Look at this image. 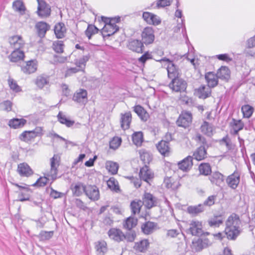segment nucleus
<instances>
[{"instance_id": "obj_19", "label": "nucleus", "mask_w": 255, "mask_h": 255, "mask_svg": "<svg viewBox=\"0 0 255 255\" xmlns=\"http://www.w3.org/2000/svg\"><path fill=\"white\" fill-rule=\"evenodd\" d=\"M119 29V27L117 25H105L101 32L103 38L105 39L107 37H110L114 34Z\"/></svg>"}, {"instance_id": "obj_27", "label": "nucleus", "mask_w": 255, "mask_h": 255, "mask_svg": "<svg viewBox=\"0 0 255 255\" xmlns=\"http://www.w3.org/2000/svg\"><path fill=\"white\" fill-rule=\"evenodd\" d=\"M193 157L188 156L178 163V167L183 171L189 170L193 166Z\"/></svg>"}, {"instance_id": "obj_45", "label": "nucleus", "mask_w": 255, "mask_h": 255, "mask_svg": "<svg viewBox=\"0 0 255 255\" xmlns=\"http://www.w3.org/2000/svg\"><path fill=\"white\" fill-rule=\"evenodd\" d=\"M210 227H218L223 223V219L222 215L214 216L208 221Z\"/></svg>"}, {"instance_id": "obj_18", "label": "nucleus", "mask_w": 255, "mask_h": 255, "mask_svg": "<svg viewBox=\"0 0 255 255\" xmlns=\"http://www.w3.org/2000/svg\"><path fill=\"white\" fill-rule=\"evenodd\" d=\"M205 78L208 84L207 87H210L211 89L212 88L216 87L218 84V79L219 78L217 73L209 72L205 74Z\"/></svg>"}, {"instance_id": "obj_39", "label": "nucleus", "mask_w": 255, "mask_h": 255, "mask_svg": "<svg viewBox=\"0 0 255 255\" xmlns=\"http://www.w3.org/2000/svg\"><path fill=\"white\" fill-rule=\"evenodd\" d=\"M149 243L146 239L142 240L135 243L133 248L140 252H145L149 247Z\"/></svg>"}, {"instance_id": "obj_1", "label": "nucleus", "mask_w": 255, "mask_h": 255, "mask_svg": "<svg viewBox=\"0 0 255 255\" xmlns=\"http://www.w3.org/2000/svg\"><path fill=\"white\" fill-rule=\"evenodd\" d=\"M241 221L239 216L236 214L231 215L226 222L225 233L229 240H234L240 234Z\"/></svg>"}, {"instance_id": "obj_13", "label": "nucleus", "mask_w": 255, "mask_h": 255, "mask_svg": "<svg viewBox=\"0 0 255 255\" xmlns=\"http://www.w3.org/2000/svg\"><path fill=\"white\" fill-rule=\"evenodd\" d=\"M192 114L190 112L182 113L179 117L176 123L178 126L184 128L188 127L192 122Z\"/></svg>"}, {"instance_id": "obj_59", "label": "nucleus", "mask_w": 255, "mask_h": 255, "mask_svg": "<svg viewBox=\"0 0 255 255\" xmlns=\"http://www.w3.org/2000/svg\"><path fill=\"white\" fill-rule=\"evenodd\" d=\"M122 140L120 137H114L110 142V147L113 149H117L121 144Z\"/></svg>"}, {"instance_id": "obj_62", "label": "nucleus", "mask_w": 255, "mask_h": 255, "mask_svg": "<svg viewBox=\"0 0 255 255\" xmlns=\"http://www.w3.org/2000/svg\"><path fill=\"white\" fill-rule=\"evenodd\" d=\"M125 239L128 242H132L134 241L136 237V234L134 231H131L124 234Z\"/></svg>"}, {"instance_id": "obj_25", "label": "nucleus", "mask_w": 255, "mask_h": 255, "mask_svg": "<svg viewBox=\"0 0 255 255\" xmlns=\"http://www.w3.org/2000/svg\"><path fill=\"white\" fill-rule=\"evenodd\" d=\"M157 225L156 223L153 222H146L141 225V231L145 235L151 234L156 230Z\"/></svg>"}, {"instance_id": "obj_7", "label": "nucleus", "mask_w": 255, "mask_h": 255, "mask_svg": "<svg viewBox=\"0 0 255 255\" xmlns=\"http://www.w3.org/2000/svg\"><path fill=\"white\" fill-rule=\"evenodd\" d=\"M202 224L199 221L192 220L189 224V228L187 233L191 234L192 236H199L202 234Z\"/></svg>"}, {"instance_id": "obj_21", "label": "nucleus", "mask_w": 255, "mask_h": 255, "mask_svg": "<svg viewBox=\"0 0 255 255\" xmlns=\"http://www.w3.org/2000/svg\"><path fill=\"white\" fill-rule=\"evenodd\" d=\"M211 89L205 85H202L196 90L197 96L200 99H205L211 95Z\"/></svg>"}, {"instance_id": "obj_57", "label": "nucleus", "mask_w": 255, "mask_h": 255, "mask_svg": "<svg viewBox=\"0 0 255 255\" xmlns=\"http://www.w3.org/2000/svg\"><path fill=\"white\" fill-rule=\"evenodd\" d=\"M230 125L232 126V128H235L239 130L243 129L244 127V124L241 120L233 119Z\"/></svg>"}, {"instance_id": "obj_54", "label": "nucleus", "mask_w": 255, "mask_h": 255, "mask_svg": "<svg viewBox=\"0 0 255 255\" xmlns=\"http://www.w3.org/2000/svg\"><path fill=\"white\" fill-rule=\"evenodd\" d=\"M53 231H41L38 235V238L41 241L49 240L53 237Z\"/></svg>"}, {"instance_id": "obj_26", "label": "nucleus", "mask_w": 255, "mask_h": 255, "mask_svg": "<svg viewBox=\"0 0 255 255\" xmlns=\"http://www.w3.org/2000/svg\"><path fill=\"white\" fill-rule=\"evenodd\" d=\"M131 118L130 112H127L124 114H121V128L124 130L128 129L129 128Z\"/></svg>"}, {"instance_id": "obj_47", "label": "nucleus", "mask_w": 255, "mask_h": 255, "mask_svg": "<svg viewBox=\"0 0 255 255\" xmlns=\"http://www.w3.org/2000/svg\"><path fill=\"white\" fill-rule=\"evenodd\" d=\"M140 159L144 163H149L152 160V156L150 152L145 149L139 150Z\"/></svg>"}, {"instance_id": "obj_34", "label": "nucleus", "mask_w": 255, "mask_h": 255, "mask_svg": "<svg viewBox=\"0 0 255 255\" xmlns=\"http://www.w3.org/2000/svg\"><path fill=\"white\" fill-rule=\"evenodd\" d=\"M58 121L61 124L65 125L67 127L70 128L73 126L75 123L74 121L70 120L67 118L64 113L60 111L57 116Z\"/></svg>"}, {"instance_id": "obj_43", "label": "nucleus", "mask_w": 255, "mask_h": 255, "mask_svg": "<svg viewBox=\"0 0 255 255\" xmlns=\"http://www.w3.org/2000/svg\"><path fill=\"white\" fill-rule=\"evenodd\" d=\"M106 168L111 174L115 175L117 173L119 166L117 162L108 161L106 163Z\"/></svg>"}, {"instance_id": "obj_31", "label": "nucleus", "mask_w": 255, "mask_h": 255, "mask_svg": "<svg viewBox=\"0 0 255 255\" xmlns=\"http://www.w3.org/2000/svg\"><path fill=\"white\" fill-rule=\"evenodd\" d=\"M156 147L159 152L162 155L168 154L170 151L169 141L162 140L156 145Z\"/></svg>"}, {"instance_id": "obj_10", "label": "nucleus", "mask_w": 255, "mask_h": 255, "mask_svg": "<svg viewBox=\"0 0 255 255\" xmlns=\"http://www.w3.org/2000/svg\"><path fill=\"white\" fill-rule=\"evenodd\" d=\"M155 36L154 31L151 27H146L142 31L141 33L142 42L145 45L150 44L153 43Z\"/></svg>"}, {"instance_id": "obj_29", "label": "nucleus", "mask_w": 255, "mask_h": 255, "mask_svg": "<svg viewBox=\"0 0 255 255\" xmlns=\"http://www.w3.org/2000/svg\"><path fill=\"white\" fill-rule=\"evenodd\" d=\"M24 57V53L23 50H13L8 56V58L12 62H17L23 60Z\"/></svg>"}, {"instance_id": "obj_64", "label": "nucleus", "mask_w": 255, "mask_h": 255, "mask_svg": "<svg viewBox=\"0 0 255 255\" xmlns=\"http://www.w3.org/2000/svg\"><path fill=\"white\" fill-rule=\"evenodd\" d=\"M216 57L220 60L224 61L227 62L232 61V58L230 57L228 54H221L217 55Z\"/></svg>"}, {"instance_id": "obj_46", "label": "nucleus", "mask_w": 255, "mask_h": 255, "mask_svg": "<svg viewBox=\"0 0 255 255\" xmlns=\"http://www.w3.org/2000/svg\"><path fill=\"white\" fill-rule=\"evenodd\" d=\"M12 7L15 11L18 12L21 14H23L26 10L23 2L20 0H16L13 1Z\"/></svg>"}, {"instance_id": "obj_52", "label": "nucleus", "mask_w": 255, "mask_h": 255, "mask_svg": "<svg viewBox=\"0 0 255 255\" xmlns=\"http://www.w3.org/2000/svg\"><path fill=\"white\" fill-rule=\"evenodd\" d=\"M241 111L244 118H250L254 112V108L249 105H245L242 107Z\"/></svg>"}, {"instance_id": "obj_12", "label": "nucleus", "mask_w": 255, "mask_h": 255, "mask_svg": "<svg viewBox=\"0 0 255 255\" xmlns=\"http://www.w3.org/2000/svg\"><path fill=\"white\" fill-rule=\"evenodd\" d=\"M142 203L147 208L150 209L157 205L158 200L152 194L145 192L143 195Z\"/></svg>"}, {"instance_id": "obj_60", "label": "nucleus", "mask_w": 255, "mask_h": 255, "mask_svg": "<svg viewBox=\"0 0 255 255\" xmlns=\"http://www.w3.org/2000/svg\"><path fill=\"white\" fill-rule=\"evenodd\" d=\"M89 56L87 55L83 56L81 58L75 61V64L79 68H82L83 66L84 67L85 66L86 63L89 60Z\"/></svg>"}, {"instance_id": "obj_38", "label": "nucleus", "mask_w": 255, "mask_h": 255, "mask_svg": "<svg viewBox=\"0 0 255 255\" xmlns=\"http://www.w3.org/2000/svg\"><path fill=\"white\" fill-rule=\"evenodd\" d=\"M201 132L208 136H211L213 134V126L207 122H204L200 127Z\"/></svg>"}, {"instance_id": "obj_37", "label": "nucleus", "mask_w": 255, "mask_h": 255, "mask_svg": "<svg viewBox=\"0 0 255 255\" xmlns=\"http://www.w3.org/2000/svg\"><path fill=\"white\" fill-rule=\"evenodd\" d=\"M217 74L219 79L227 81L230 77V71L228 67L222 66L218 69Z\"/></svg>"}, {"instance_id": "obj_49", "label": "nucleus", "mask_w": 255, "mask_h": 255, "mask_svg": "<svg viewBox=\"0 0 255 255\" xmlns=\"http://www.w3.org/2000/svg\"><path fill=\"white\" fill-rule=\"evenodd\" d=\"M137 222V220L131 217H128L125 222L123 224L124 228L128 230H130L132 228L134 227Z\"/></svg>"}, {"instance_id": "obj_3", "label": "nucleus", "mask_w": 255, "mask_h": 255, "mask_svg": "<svg viewBox=\"0 0 255 255\" xmlns=\"http://www.w3.org/2000/svg\"><path fill=\"white\" fill-rule=\"evenodd\" d=\"M157 61L161 63L162 66H166L169 78L173 79V78H176V77H179L180 72L178 67L169 59L164 57Z\"/></svg>"}, {"instance_id": "obj_30", "label": "nucleus", "mask_w": 255, "mask_h": 255, "mask_svg": "<svg viewBox=\"0 0 255 255\" xmlns=\"http://www.w3.org/2000/svg\"><path fill=\"white\" fill-rule=\"evenodd\" d=\"M205 210L204 205L199 204L195 206H189L187 208V212L192 216H196L199 214L203 212Z\"/></svg>"}, {"instance_id": "obj_35", "label": "nucleus", "mask_w": 255, "mask_h": 255, "mask_svg": "<svg viewBox=\"0 0 255 255\" xmlns=\"http://www.w3.org/2000/svg\"><path fill=\"white\" fill-rule=\"evenodd\" d=\"M206 148L204 146L199 147L193 154L194 158L198 161L203 160L207 157Z\"/></svg>"}, {"instance_id": "obj_40", "label": "nucleus", "mask_w": 255, "mask_h": 255, "mask_svg": "<svg viewBox=\"0 0 255 255\" xmlns=\"http://www.w3.org/2000/svg\"><path fill=\"white\" fill-rule=\"evenodd\" d=\"M26 123V120L24 119H13L9 120L8 125L10 128H18L23 127Z\"/></svg>"}, {"instance_id": "obj_20", "label": "nucleus", "mask_w": 255, "mask_h": 255, "mask_svg": "<svg viewBox=\"0 0 255 255\" xmlns=\"http://www.w3.org/2000/svg\"><path fill=\"white\" fill-rule=\"evenodd\" d=\"M21 71L26 74L33 73L37 70V64L35 60H29L21 66Z\"/></svg>"}, {"instance_id": "obj_6", "label": "nucleus", "mask_w": 255, "mask_h": 255, "mask_svg": "<svg viewBox=\"0 0 255 255\" xmlns=\"http://www.w3.org/2000/svg\"><path fill=\"white\" fill-rule=\"evenodd\" d=\"M38 7L37 13L41 18L49 16L51 13L50 6L43 0H37Z\"/></svg>"}, {"instance_id": "obj_48", "label": "nucleus", "mask_w": 255, "mask_h": 255, "mask_svg": "<svg viewBox=\"0 0 255 255\" xmlns=\"http://www.w3.org/2000/svg\"><path fill=\"white\" fill-rule=\"evenodd\" d=\"M198 168L200 174L203 175H208L212 172L211 166L208 163H201Z\"/></svg>"}, {"instance_id": "obj_14", "label": "nucleus", "mask_w": 255, "mask_h": 255, "mask_svg": "<svg viewBox=\"0 0 255 255\" xmlns=\"http://www.w3.org/2000/svg\"><path fill=\"white\" fill-rule=\"evenodd\" d=\"M109 238L115 242L120 243L124 241L125 237L124 233L119 229L111 228L108 232Z\"/></svg>"}, {"instance_id": "obj_22", "label": "nucleus", "mask_w": 255, "mask_h": 255, "mask_svg": "<svg viewBox=\"0 0 255 255\" xmlns=\"http://www.w3.org/2000/svg\"><path fill=\"white\" fill-rule=\"evenodd\" d=\"M139 176L141 179L148 182L149 180L153 178L154 174L148 166L145 165L140 169Z\"/></svg>"}, {"instance_id": "obj_41", "label": "nucleus", "mask_w": 255, "mask_h": 255, "mask_svg": "<svg viewBox=\"0 0 255 255\" xmlns=\"http://www.w3.org/2000/svg\"><path fill=\"white\" fill-rule=\"evenodd\" d=\"M49 76L45 75H41L37 77L35 80V84L40 89H42L49 83Z\"/></svg>"}, {"instance_id": "obj_4", "label": "nucleus", "mask_w": 255, "mask_h": 255, "mask_svg": "<svg viewBox=\"0 0 255 255\" xmlns=\"http://www.w3.org/2000/svg\"><path fill=\"white\" fill-rule=\"evenodd\" d=\"M172 79L168 86L170 89L175 92H184L187 87V83L180 77H176Z\"/></svg>"}, {"instance_id": "obj_61", "label": "nucleus", "mask_w": 255, "mask_h": 255, "mask_svg": "<svg viewBox=\"0 0 255 255\" xmlns=\"http://www.w3.org/2000/svg\"><path fill=\"white\" fill-rule=\"evenodd\" d=\"M216 197L217 196L216 195L210 196L202 204L204 205V208H205V206L210 207L215 204V201L216 199Z\"/></svg>"}, {"instance_id": "obj_56", "label": "nucleus", "mask_w": 255, "mask_h": 255, "mask_svg": "<svg viewBox=\"0 0 255 255\" xmlns=\"http://www.w3.org/2000/svg\"><path fill=\"white\" fill-rule=\"evenodd\" d=\"M99 31L98 28L95 25H89L87 29L85 31V34L88 37V39H91L92 36L98 33Z\"/></svg>"}, {"instance_id": "obj_9", "label": "nucleus", "mask_w": 255, "mask_h": 255, "mask_svg": "<svg viewBox=\"0 0 255 255\" xmlns=\"http://www.w3.org/2000/svg\"><path fill=\"white\" fill-rule=\"evenodd\" d=\"M85 194L92 201H96L100 199V191L95 185H87L85 189Z\"/></svg>"}, {"instance_id": "obj_58", "label": "nucleus", "mask_w": 255, "mask_h": 255, "mask_svg": "<svg viewBox=\"0 0 255 255\" xmlns=\"http://www.w3.org/2000/svg\"><path fill=\"white\" fill-rule=\"evenodd\" d=\"M12 103L9 100H6L0 104V110L9 112L11 110Z\"/></svg>"}, {"instance_id": "obj_2", "label": "nucleus", "mask_w": 255, "mask_h": 255, "mask_svg": "<svg viewBox=\"0 0 255 255\" xmlns=\"http://www.w3.org/2000/svg\"><path fill=\"white\" fill-rule=\"evenodd\" d=\"M60 157L57 154H54L50 159V170L48 173L45 174V176L40 177L32 186H44L50 177L52 181L55 180L57 176V167L59 165Z\"/></svg>"}, {"instance_id": "obj_15", "label": "nucleus", "mask_w": 255, "mask_h": 255, "mask_svg": "<svg viewBox=\"0 0 255 255\" xmlns=\"http://www.w3.org/2000/svg\"><path fill=\"white\" fill-rule=\"evenodd\" d=\"M127 46L130 50L137 53H142L144 48L143 43L137 39H130Z\"/></svg>"}, {"instance_id": "obj_51", "label": "nucleus", "mask_w": 255, "mask_h": 255, "mask_svg": "<svg viewBox=\"0 0 255 255\" xmlns=\"http://www.w3.org/2000/svg\"><path fill=\"white\" fill-rule=\"evenodd\" d=\"M32 130H25L23 131L19 136L22 141H28L36 137Z\"/></svg>"}, {"instance_id": "obj_63", "label": "nucleus", "mask_w": 255, "mask_h": 255, "mask_svg": "<svg viewBox=\"0 0 255 255\" xmlns=\"http://www.w3.org/2000/svg\"><path fill=\"white\" fill-rule=\"evenodd\" d=\"M8 82L10 88L13 91H14L15 92H18L20 90V87L13 79H9L8 80Z\"/></svg>"}, {"instance_id": "obj_36", "label": "nucleus", "mask_w": 255, "mask_h": 255, "mask_svg": "<svg viewBox=\"0 0 255 255\" xmlns=\"http://www.w3.org/2000/svg\"><path fill=\"white\" fill-rule=\"evenodd\" d=\"M134 111L143 121H147L149 118V115L147 112L140 105L135 106Z\"/></svg>"}, {"instance_id": "obj_55", "label": "nucleus", "mask_w": 255, "mask_h": 255, "mask_svg": "<svg viewBox=\"0 0 255 255\" xmlns=\"http://www.w3.org/2000/svg\"><path fill=\"white\" fill-rule=\"evenodd\" d=\"M64 45L63 42L61 40H57L53 42L52 44L53 49L58 53L63 52Z\"/></svg>"}, {"instance_id": "obj_8", "label": "nucleus", "mask_w": 255, "mask_h": 255, "mask_svg": "<svg viewBox=\"0 0 255 255\" xmlns=\"http://www.w3.org/2000/svg\"><path fill=\"white\" fill-rule=\"evenodd\" d=\"M8 42L10 44V47L13 50H22L25 42L22 37L19 35H14L8 38Z\"/></svg>"}, {"instance_id": "obj_44", "label": "nucleus", "mask_w": 255, "mask_h": 255, "mask_svg": "<svg viewBox=\"0 0 255 255\" xmlns=\"http://www.w3.org/2000/svg\"><path fill=\"white\" fill-rule=\"evenodd\" d=\"M108 187L113 191L118 193L120 188L118 181L114 177H111L107 182Z\"/></svg>"}, {"instance_id": "obj_17", "label": "nucleus", "mask_w": 255, "mask_h": 255, "mask_svg": "<svg viewBox=\"0 0 255 255\" xmlns=\"http://www.w3.org/2000/svg\"><path fill=\"white\" fill-rule=\"evenodd\" d=\"M142 17L149 24L157 25L161 23V20L158 16L149 12H144Z\"/></svg>"}, {"instance_id": "obj_23", "label": "nucleus", "mask_w": 255, "mask_h": 255, "mask_svg": "<svg viewBox=\"0 0 255 255\" xmlns=\"http://www.w3.org/2000/svg\"><path fill=\"white\" fill-rule=\"evenodd\" d=\"M86 186L80 182L72 184L71 186V189L73 194L75 196H80L83 192L85 193V189H86Z\"/></svg>"}, {"instance_id": "obj_28", "label": "nucleus", "mask_w": 255, "mask_h": 255, "mask_svg": "<svg viewBox=\"0 0 255 255\" xmlns=\"http://www.w3.org/2000/svg\"><path fill=\"white\" fill-rule=\"evenodd\" d=\"M35 27L37 29L38 35L43 38L50 28L49 25L45 22L40 21L36 23Z\"/></svg>"}, {"instance_id": "obj_32", "label": "nucleus", "mask_w": 255, "mask_h": 255, "mask_svg": "<svg viewBox=\"0 0 255 255\" xmlns=\"http://www.w3.org/2000/svg\"><path fill=\"white\" fill-rule=\"evenodd\" d=\"M66 29L63 23H57L54 27V33L57 38H62L65 36Z\"/></svg>"}, {"instance_id": "obj_24", "label": "nucleus", "mask_w": 255, "mask_h": 255, "mask_svg": "<svg viewBox=\"0 0 255 255\" xmlns=\"http://www.w3.org/2000/svg\"><path fill=\"white\" fill-rule=\"evenodd\" d=\"M87 100V92L86 90L80 89L74 94L73 100L79 103H84Z\"/></svg>"}, {"instance_id": "obj_11", "label": "nucleus", "mask_w": 255, "mask_h": 255, "mask_svg": "<svg viewBox=\"0 0 255 255\" xmlns=\"http://www.w3.org/2000/svg\"><path fill=\"white\" fill-rule=\"evenodd\" d=\"M241 172L236 169L232 174L229 175L226 181L229 186L232 189H236L240 181Z\"/></svg>"}, {"instance_id": "obj_42", "label": "nucleus", "mask_w": 255, "mask_h": 255, "mask_svg": "<svg viewBox=\"0 0 255 255\" xmlns=\"http://www.w3.org/2000/svg\"><path fill=\"white\" fill-rule=\"evenodd\" d=\"M95 249L99 255H104L108 251L106 242L101 241L95 243Z\"/></svg>"}, {"instance_id": "obj_16", "label": "nucleus", "mask_w": 255, "mask_h": 255, "mask_svg": "<svg viewBox=\"0 0 255 255\" xmlns=\"http://www.w3.org/2000/svg\"><path fill=\"white\" fill-rule=\"evenodd\" d=\"M17 171L21 176L23 177H29L33 174L32 169L25 162L18 165Z\"/></svg>"}, {"instance_id": "obj_33", "label": "nucleus", "mask_w": 255, "mask_h": 255, "mask_svg": "<svg viewBox=\"0 0 255 255\" xmlns=\"http://www.w3.org/2000/svg\"><path fill=\"white\" fill-rule=\"evenodd\" d=\"M209 179L212 184L219 186H220L224 182V176L219 172H213Z\"/></svg>"}, {"instance_id": "obj_50", "label": "nucleus", "mask_w": 255, "mask_h": 255, "mask_svg": "<svg viewBox=\"0 0 255 255\" xmlns=\"http://www.w3.org/2000/svg\"><path fill=\"white\" fill-rule=\"evenodd\" d=\"M142 205L143 204L142 201L140 200H138V201H132L130 203L132 214L135 215L136 214H138L140 212V210Z\"/></svg>"}, {"instance_id": "obj_5", "label": "nucleus", "mask_w": 255, "mask_h": 255, "mask_svg": "<svg viewBox=\"0 0 255 255\" xmlns=\"http://www.w3.org/2000/svg\"><path fill=\"white\" fill-rule=\"evenodd\" d=\"M212 242L208 238H200L192 242V249L195 252L201 251L203 249L211 246Z\"/></svg>"}, {"instance_id": "obj_53", "label": "nucleus", "mask_w": 255, "mask_h": 255, "mask_svg": "<svg viewBox=\"0 0 255 255\" xmlns=\"http://www.w3.org/2000/svg\"><path fill=\"white\" fill-rule=\"evenodd\" d=\"M133 143L136 146H140L143 142V134L141 131L135 132L132 136Z\"/></svg>"}]
</instances>
